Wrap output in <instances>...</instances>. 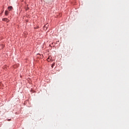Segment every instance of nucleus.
<instances>
[{"instance_id":"obj_1","label":"nucleus","mask_w":129,"mask_h":129,"mask_svg":"<svg viewBox=\"0 0 129 129\" xmlns=\"http://www.w3.org/2000/svg\"><path fill=\"white\" fill-rule=\"evenodd\" d=\"M3 21H5L6 22H9V19H7V18H3Z\"/></svg>"},{"instance_id":"obj_2","label":"nucleus","mask_w":129,"mask_h":129,"mask_svg":"<svg viewBox=\"0 0 129 129\" xmlns=\"http://www.w3.org/2000/svg\"><path fill=\"white\" fill-rule=\"evenodd\" d=\"M7 10H9V11H11V10H12V7H9L8 8H7Z\"/></svg>"},{"instance_id":"obj_3","label":"nucleus","mask_w":129,"mask_h":129,"mask_svg":"<svg viewBox=\"0 0 129 129\" xmlns=\"http://www.w3.org/2000/svg\"><path fill=\"white\" fill-rule=\"evenodd\" d=\"M50 61H51V57H48L47 58V61L50 62Z\"/></svg>"},{"instance_id":"obj_4","label":"nucleus","mask_w":129,"mask_h":129,"mask_svg":"<svg viewBox=\"0 0 129 129\" xmlns=\"http://www.w3.org/2000/svg\"><path fill=\"white\" fill-rule=\"evenodd\" d=\"M8 14H9V11H5V15L7 16Z\"/></svg>"},{"instance_id":"obj_5","label":"nucleus","mask_w":129,"mask_h":129,"mask_svg":"<svg viewBox=\"0 0 129 129\" xmlns=\"http://www.w3.org/2000/svg\"><path fill=\"white\" fill-rule=\"evenodd\" d=\"M53 66H54V63H52V64L51 65V68H53Z\"/></svg>"},{"instance_id":"obj_6","label":"nucleus","mask_w":129,"mask_h":129,"mask_svg":"<svg viewBox=\"0 0 129 129\" xmlns=\"http://www.w3.org/2000/svg\"><path fill=\"white\" fill-rule=\"evenodd\" d=\"M47 27H48V24L45 25V28H47Z\"/></svg>"},{"instance_id":"obj_7","label":"nucleus","mask_w":129,"mask_h":129,"mask_svg":"<svg viewBox=\"0 0 129 129\" xmlns=\"http://www.w3.org/2000/svg\"><path fill=\"white\" fill-rule=\"evenodd\" d=\"M2 13H4V12H2Z\"/></svg>"}]
</instances>
